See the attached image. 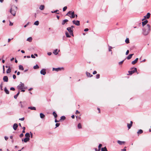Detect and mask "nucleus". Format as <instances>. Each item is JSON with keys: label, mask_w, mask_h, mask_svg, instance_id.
<instances>
[{"label": "nucleus", "mask_w": 151, "mask_h": 151, "mask_svg": "<svg viewBox=\"0 0 151 151\" xmlns=\"http://www.w3.org/2000/svg\"><path fill=\"white\" fill-rule=\"evenodd\" d=\"M66 15L69 17L71 18H73L75 17V13L74 11L72 12L69 11L66 14Z\"/></svg>", "instance_id": "nucleus-3"}, {"label": "nucleus", "mask_w": 151, "mask_h": 151, "mask_svg": "<svg viewBox=\"0 0 151 151\" xmlns=\"http://www.w3.org/2000/svg\"><path fill=\"white\" fill-rule=\"evenodd\" d=\"M24 135V134H23L22 133V134H20L19 135V137H23V136Z\"/></svg>", "instance_id": "nucleus-49"}, {"label": "nucleus", "mask_w": 151, "mask_h": 151, "mask_svg": "<svg viewBox=\"0 0 151 151\" xmlns=\"http://www.w3.org/2000/svg\"><path fill=\"white\" fill-rule=\"evenodd\" d=\"M24 117H23L19 119V120H20L21 121H24Z\"/></svg>", "instance_id": "nucleus-48"}, {"label": "nucleus", "mask_w": 151, "mask_h": 151, "mask_svg": "<svg viewBox=\"0 0 151 151\" xmlns=\"http://www.w3.org/2000/svg\"><path fill=\"white\" fill-rule=\"evenodd\" d=\"M125 148H126V147H124V148L123 149H122L121 150L123 151H126V149Z\"/></svg>", "instance_id": "nucleus-52"}, {"label": "nucleus", "mask_w": 151, "mask_h": 151, "mask_svg": "<svg viewBox=\"0 0 151 151\" xmlns=\"http://www.w3.org/2000/svg\"><path fill=\"white\" fill-rule=\"evenodd\" d=\"M39 8L40 10H43L45 9V6L43 5H41L40 6Z\"/></svg>", "instance_id": "nucleus-20"}, {"label": "nucleus", "mask_w": 151, "mask_h": 151, "mask_svg": "<svg viewBox=\"0 0 151 151\" xmlns=\"http://www.w3.org/2000/svg\"><path fill=\"white\" fill-rule=\"evenodd\" d=\"M52 53L51 52H48L47 53V55H51Z\"/></svg>", "instance_id": "nucleus-54"}, {"label": "nucleus", "mask_w": 151, "mask_h": 151, "mask_svg": "<svg viewBox=\"0 0 151 151\" xmlns=\"http://www.w3.org/2000/svg\"><path fill=\"white\" fill-rule=\"evenodd\" d=\"M19 93H20V92H19V91H18V92L17 94L16 95L14 96V98H15V99H17V96H19Z\"/></svg>", "instance_id": "nucleus-28"}, {"label": "nucleus", "mask_w": 151, "mask_h": 151, "mask_svg": "<svg viewBox=\"0 0 151 151\" xmlns=\"http://www.w3.org/2000/svg\"><path fill=\"white\" fill-rule=\"evenodd\" d=\"M67 9V6H65L63 8V12L65 11Z\"/></svg>", "instance_id": "nucleus-42"}, {"label": "nucleus", "mask_w": 151, "mask_h": 151, "mask_svg": "<svg viewBox=\"0 0 151 151\" xmlns=\"http://www.w3.org/2000/svg\"><path fill=\"white\" fill-rule=\"evenodd\" d=\"M132 58L131 56L130 55H129L128 56L127 58L128 60H129Z\"/></svg>", "instance_id": "nucleus-43"}, {"label": "nucleus", "mask_w": 151, "mask_h": 151, "mask_svg": "<svg viewBox=\"0 0 151 151\" xmlns=\"http://www.w3.org/2000/svg\"><path fill=\"white\" fill-rule=\"evenodd\" d=\"M77 127L78 129H81L82 128L81 124L80 123L78 124Z\"/></svg>", "instance_id": "nucleus-26"}, {"label": "nucleus", "mask_w": 151, "mask_h": 151, "mask_svg": "<svg viewBox=\"0 0 151 151\" xmlns=\"http://www.w3.org/2000/svg\"><path fill=\"white\" fill-rule=\"evenodd\" d=\"M132 124L133 122L132 121H130V124H127V126L129 129H130L131 128V127L132 126Z\"/></svg>", "instance_id": "nucleus-11"}, {"label": "nucleus", "mask_w": 151, "mask_h": 151, "mask_svg": "<svg viewBox=\"0 0 151 151\" xmlns=\"http://www.w3.org/2000/svg\"><path fill=\"white\" fill-rule=\"evenodd\" d=\"M28 24H29V23H28L26 24L24 26V27H26L28 25Z\"/></svg>", "instance_id": "nucleus-63"}, {"label": "nucleus", "mask_w": 151, "mask_h": 151, "mask_svg": "<svg viewBox=\"0 0 151 151\" xmlns=\"http://www.w3.org/2000/svg\"><path fill=\"white\" fill-rule=\"evenodd\" d=\"M88 28L85 29L84 30V31L85 32L88 31Z\"/></svg>", "instance_id": "nucleus-59"}, {"label": "nucleus", "mask_w": 151, "mask_h": 151, "mask_svg": "<svg viewBox=\"0 0 151 151\" xmlns=\"http://www.w3.org/2000/svg\"><path fill=\"white\" fill-rule=\"evenodd\" d=\"M131 70L128 71L129 74V75H132L134 72L137 71V69L136 68H132L131 69Z\"/></svg>", "instance_id": "nucleus-4"}, {"label": "nucleus", "mask_w": 151, "mask_h": 151, "mask_svg": "<svg viewBox=\"0 0 151 151\" xmlns=\"http://www.w3.org/2000/svg\"><path fill=\"white\" fill-rule=\"evenodd\" d=\"M4 91L5 92V93L6 94H9V91L7 89L6 87H5Z\"/></svg>", "instance_id": "nucleus-21"}, {"label": "nucleus", "mask_w": 151, "mask_h": 151, "mask_svg": "<svg viewBox=\"0 0 151 151\" xmlns=\"http://www.w3.org/2000/svg\"><path fill=\"white\" fill-rule=\"evenodd\" d=\"M125 42L127 44H128L129 43V40L128 38H127L125 40Z\"/></svg>", "instance_id": "nucleus-38"}, {"label": "nucleus", "mask_w": 151, "mask_h": 151, "mask_svg": "<svg viewBox=\"0 0 151 151\" xmlns=\"http://www.w3.org/2000/svg\"><path fill=\"white\" fill-rule=\"evenodd\" d=\"M117 143L120 145H122L124 144L125 143V142L124 141H121L120 140H118L117 141Z\"/></svg>", "instance_id": "nucleus-17"}, {"label": "nucleus", "mask_w": 151, "mask_h": 151, "mask_svg": "<svg viewBox=\"0 0 151 151\" xmlns=\"http://www.w3.org/2000/svg\"><path fill=\"white\" fill-rule=\"evenodd\" d=\"M101 150L102 151H108L106 147H104L102 148Z\"/></svg>", "instance_id": "nucleus-29"}, {"label": "nucleus", "mask_w": 151, "mask_h": 151, "mask_svg": "<svg viewBox=\"0 0 151 151\" xmlns=\"http://www.w3.org/2000/svg\"><path fill=\"white\" fill-rule=\"evenodd\" d=\"M68 21L67 19H64L62 21V24L63 25H64L65 24V23L67 22Z\"/></svg>", "instance_id": "nucleus-19"}, {"label": "nucleus", "mask_w": 151, "mask_h": 151, "mask_svg": "<svg viewBox=\"0 0 151 151\" xmlns=\"http://www.w3.org/2000/svg\"><path fill=\"white\" fill-rule=\"evenodd\" d=\"M124 60H122V61H121V62H119V64L120 65V64H122L123 63V62H124Z\"/></svg>", "instance_id": "nucleus-50"}, {"label": "nucleus", "mask_w": 151, "mask_h": 151, "mask_svg": "<svg viewBox=\"0 0 151 151\" xmlns=\"http://www.w3.org/2000/svg\"><path fill=\"white\" fill-rule=\"evenodd\" d=\"M100 77V75L99 74H97L96 75V78L98 79Z\"/></svg>", "instance_id": "nucleus-45"}, {"label": "nucleus", "mask_w": 151, "mask_h": 151, "mask_svg": "<svg viewBox=\"0 0 151 151\" xmlns=\"http://www.w3.org/2000/svg\"><path fill=\"white\" fill-rule=\"evenodd\" d=\"M80 113V112L78 110H76V114H78Z\"/></svg>", "instance_id": "nucleus-57"}, {"label": "nucleus", "mask_w": 151, "mask_h": 151, "mask_svg": "<svg viewBox=\"0 0 151 151\" xmlns=\"http://www.w3.org/2000/svg\"><path fill=\"white\" fill-rule=\"evenodd\" d=\"M63 68H52V70L53 71H55L57 72L58 71H59L61 70H63Z\"/></svg>", "instance_id": "nucleus-7"}, {"label": "nucleus", "mask_w": 151, "mask_h": 151, "mask_svg": "<svg viewBox=\"0 0 151 151\" xmlns=\"http://www.w3.org/2000/svg\"><path fill=\"white\" fill-rule=\"evenodd\" d=\"M65 34V35L67 37H70V36L69 35V33L67 32H66Z\"/></svg>", "instance_id": "nucleus-36"}, {"label": "nucleus", "mask_w": 151, "mask_h": 151, "mask_svg": "<svg viewBox=\"0 0 151 151\" xmlns=\"http://www.w3.org/2000/svg\"><path fill=\"white\" fill-rule=\"evenodd\" d=\"M150 13H147V15L144 17V18L142 19V21H144L145 19L146 18L149 19L150 18Z\"/></svg>", "instance_id": "nucleus-8"}, {"label": "nucleus", "mask_w": 151, "mask_h": 151, "mask_svg": "<svg viewBox=\"0 0 151 151\" xmlns=\"http://www.w3.org/2000/svg\"><path fill=\"white\" fill-rule=\"evenodd\" d=\"M58 49H56L54 50L53 52V53L55 55H57L58 54V52L60 51V50H59L58 52Z\"/></svg>", "instance_id": "nucleus-18"}, {"label": "nucleus", "mask_w": 151, "mask_h": 151, "mask_svg": "<svg viewBox=\"0 0 151 151\" xmlns=\"http://www.w3.org/2000/svg\"><path fill=\"white\" fill-rule=\"evenodd\" d=\"M28 108L32 110H36V108L35 107H29Z\"/></svg>", "instance_id": "nucleus-27"}, {"label": "nucleus", "mask_w": 151, "mask_h": 151, "mask_svg": "<svg viewBox=\"0 0 151 151\" xmlns=\"http://www.w3.org/2000/svg\"><path fill=\"white\" fill-rule=\"evenodd\" d=\"M59 11L58 10H56L54 11H51V12L52 13H57Z\"/></svg>", "instance_id": "nucleus-44"}, {"label": "nucleus", "mask_w": 151, "mask_h": 151, "mask_svg": "<svg viewBox=\"0 0 151 151\" xmlns=\"http://www.w3.org/2000/svg\"><path fill=\"white\" fill-rule=\"evenodd\" d=\"M10 90H11L14 91L15 90V89L14 88V87H11L10 88Z\"/></svg>", "instance_id": "nucleus-47"}, {"label": "nucleus", "mask_w": 151, "mask_h": 151, "mask_svg": "<svg viewBox=\"0 0 151 151\" xmlns=\"http://www.w3.org/2000/svg\"><path fill=\"white\" fill-rule=\"evenodd\" d=\"M86 75L87 76L89 77H91L93 76L92 75H91L90 73L88 72H86Z\"/></svg>", "instance_id": "nucleus-23"}, {"label": "nucleus", "mask_w": 151, "mask_h": 151, "mask_svg": "<svg viewBox=\"0 0 151 151\" xmlns=\"http://www.w3.org/2000/svg\"><path fill=\"white\" fill-rule=\"evenodd\" d=\"M19 69L22 70H24V68L22 65H19Z\"/></svg>", "instance_id": "nucleus-22"}, {"label": "nucleus", "mask_w": 151, "mask_h": 151, "mask_svg": "<svg viewBox=\"0 0 151 151\" xmlns=\"http://www.w3.org/2000/svg\"><path fill=\"white\" fill-rule=\"evenodd\" d=\"M25 136L26 137V138H29V137H30L29 133L28 132L27 133L25 134Z\"/></svg>", "instance_id": "nucleus-24"}, {"label": "nucleus", "mask_w": 151, "mask_h": 151, "mask_svg": "<svg viewBox=\"0 0 151 151\" xmlns=\"http://www.w3.org/2000/svg\"><path fill=\"white\" fill-rule=\"evenodd\" d=\"M13 78L14 79H15L16 78V75H13Z\"/></svg>", "instance_id": "nucleus-60"}, {"label": "nucleus", "mask_w": 151, "mask_h": 151, "mask_svg": "<svg viewBox=\"0 0 151 151\" xmlns=\"http://www.w3.org/2000/svg\"><path fill=\"white\" fill-rule=\"evenodd\" d=\"M9 25L11 26L13 25V23H12L10 21V23Z\"/></svg>", "instance_id": "nucleus-58"}, {"label": "nucleus", "mask_w": 151, "mask_h": 151, "mask_svg": "<svg viewBox=\"0 0 151 151\" xmlns=\"http://www.w3.org/2000/svg\"><path fill=\"white\" fill-rule=\"evenodd\" d=\"M109 51H111V54H112V52L111 51V49H112V47L111 46H109Z\"/></svg>", "instance_id": "nucleus-39"}, {"label": "nucleus", "mask_w": 151, "mask_h": 151, "mask_svg": "<svg viewBox=\"0 0 151 151\" xmlns=\"http://www.w3.org/2000/svg\"><path fill=\"white\" fill-rule=\"evenodd\" d=\"M137 134L138 135H139V134H142V129H140L137 132Z\"/></svg>", "instance_id": "nucleus-37"}, {"label": "nucleus", "mask_w": 151, "mask_h": 151, "mask_svg": "<svg viewBox=\"0 0 151 151\" xmlns=\"http://www.w3.org/2000/svg\"><path fill=\"white\" fill-rule=\"evenodd\" d=\"M14 8H11L10 9V13L13 16H15L16 14V12L17 9V7L14 6Z\"/></svg>", "instance_id": "nucleus-2"}, {"label": "nucleus", "mask_w": 151, "mask_h": 151, "mask_svg": "<svg viewBox=\"0 0 151 151\" xmlns=\"http://www.w3.org/2000/svg\"><path fill=\"white\" fill-rule=\"evenodd\" d=\"M17 88L19 90H21L23 89H24V83L20 82V84L17 86Z\"/></svg>", "instance_id": "nucleus-5"}, {"label": "nucleus", "mask_w": 151, "mask_h": 151, "mask_svg": "<svg viewBox=\"0 0 151 151\" xmlns=\"http://www.w3.org/2000/svg\"><path fill=\"white\" fill-rule=\"evenodd\" d=\"M30 133L31 137V138H32L33 137V134L31 132H30Z\"/></svg>", "instance_id": "nucleus-53"}, {"label": "nucleus", "mask_w": 151, "mask_h": 151, "mask_svg": "<svg viewBox=\"0 0 151 151\" xmlns=\"http://www.w3.org/2000/svg\"><path fill=\"white\" fill-rule=\"evenodd\" d=\"M3 83H1V85H0V88H1V90H3V89H2V87H3Z\"/></svg>", "instance_id": "nucleus-41"}, {"label": "nucleus", "mask_w": 151, "mask_h": 151, "mask_svg": "<svg viewBox=\"0 0 151 151\" xmlns=\"http://www.w3.org/2000/svg\"><path fill=\"white\" fill-rule=\"evenodd\" d=\"M30 139L29 138H25L24 139H22V141H24L25 142H27V141H29Z\"/></svg>", "instance_id": "nucleus-15"}, {"label": "nucleus", "mask_w": 151, "mask_h": 151, "mask_svg": "<svg viewBox=\"0 0 151 151\" xmlns=\"http://www.w3.org/2000/svg\"><path fill=\"white\" fill-rule=\"evenodd\" d=\"M129 50H127L126 53V55H128V54H129Z\"/></svg>", "instance_id": "nucleus-61"}, {"label": "nucleus", "mask_w": 151, "mask_h": 151, "mask_svg": "<svg viewBox=\"0 0 151 151\" xmlns=\"http://www.w3.org/2000/svg\"><path fill=\"white\" fill-rule=\"evenodd\" d=\"M3 73H5V68H4V65L3 66Z\"/></svg>", "instance_id": "nucleus-51"}, {"label": "nucleus", "mask_w": 151, "mask_h": 151, "mask_svg": "<svg viewBox=\"0 0 151 151\" xmlns=\"http://www.w3.org/2000/svg\"><path fill=\"white\" fill-rule=\"evenodd\" d=\"M72 22L73 24H75L77 26H79L80 25V21L78 20H73Z\"/></svg>", "instance_id": "nucleus-9"}, {"label": "nucleus", "mask_w": 151, "mask_h": 151, "mask_svg": "<svg viewBox=\"0 0 151 151\" xmlns=\"http://www.w3.org/2000/svg\"><path fill=\"white\" fill-rule=\"evenodd\" d=\"M52 114L54 116L55 118H57V115L55 111L53 112Z\"/></svg>", "instance_id": "nucleus-33"}, {"label": "nucleus", "mask_w": 151, "mask_h": 151, "mask_svg": "<svg viewBox=\"0 0 151 151\" xmlns=\"http://www.w3.org/2000/svg\"><path fill=\"white\" fill-rule=\"evenodd\" d=\"M18 127V125L16 123H15L14 124L13 126V128L14 130H15L17 129Z\"/></svg>", "instance_id": "nucleus-14"}, {"label": "nucleus", "mask_w": 151, "mask_h": 151, "mask_svg": "<svg viewBox=\"0 0 151 151\" xmlns=\"http://www.w3.org/2000/svg\"><path fill=\"white\" fill-rule=\"evenodd\" d=\"M3 80L4 82H8V77L6 76H4L3 78Z\"/></svg>", "instance_id": "nucleus-12"}, {"label": "nucleus", "mask_w": 151, "mask_h": 151, "mask_svg": "<svg viewBox=\"0 0 151 151\" xmlns=\"http://www.w3.org/2000/svg\"><path fill=\"white\" fill-rule=\"evenodd\" d=\"M4 138H5V139L6 140H7L8 139V137H6V136H5L4 137Z\"/></svg>", "instance_id": "nucleus-56"}, {"label": "nucleus", "mask_w": 151, "mask_h": 151, "mask_svg": "<svg viewBox=\"0 0 151 151\" xmlns=\"http://www.w3.org/2000/svg\"><path fill=\"white\" fill-rule=\"evenodd\" d=\"M142 26L144 27V26L148 22V21L147 20H145L144 21H142Z\"/></svg>", "instance_id": "nucleus-13"}, {"label": "nucleus", "mask_w": 151, "mask_h": 151, "mask_svg": "<svg viewBox=\"0 0 151 151\" xmlns=\"http://www.w3.org/2000/svg\"><path fill=\"white\" fill-rule=\"evenodd\" d=\"M31 57H32V58H35V57L33 55H32H32H31Z\"/></svg>", "instance_id": "nucleus-62"}, {"label": "nucleus", "mask_w": 151, "mask_h": 151, "mask_svg": "<svg viewBox=\"0 0 151 151\" xmlns=\"http://www.w3.org/2000/svg\"><path fill=\"white\" fill-rule=\"evenodd\" d=\"M65 117L64 116H62L61 117L60 119V121L61 120H64L65 119Z\"/></svg>", "instance_id": "nucleus-34"}, {"label": "nucleus", "mask_w": 151, "mask_h": 151, "mask_svg": "<svg viewBox=\"0 0 151 151\" xmlns=\"http://www.w3.org/2000/svg\"><path fill=\"white\" fill-rule=\"evenodd\" d=\"M39 24V22L38 21H35L34 23V24L37 26Z\"/></svg>", "instance_id": "nucleus-35"}, {"label": "nucleus", "mask_w": 151, "mask_h": 151, "mask_svg": "<svg viewBox=\"0 0 151 151\" xmlns=\"http://www.w3.org/2000/svg\"><path fill=\"white\" fill-rule=\"evenodd\" d=\"M102 146V145L101 144H99V146H98L99 150H98V151H99V150H100V148Z\"/></svg>", "instance_id": "nucleus-40"}, {"label": "nucleus", "mask_w": 151, "mask_h": 151, "mask_svg": "<svg viewBox=\"0 0 151 151\" xmlns=\"http://www.w3.org/2000/svg\"><path fill=\"white\" fill-rule=\"evenodd\" d=\"M40 116L41 118L43 119L44 118L45 115L41 113L40 114Z\"/></svg>", "instance_id": "nucleus-25"}, {"label": "nucleus", "mask_w": 151, "mask_h": 151, "mask_svg": "<svg viewBox=\"0 0 151 151\" xmlns=\"http://www.w3.org/2000/svg\"><path fill=\"white\" fill-rule=\"evenodd\" d=\"M71 117L72 119H74L75 118V116L74 115H72Z\"/></svg>", "instance_id": "nucleus-64"}, {"label": "nucleus", "mask_w": 151, "mask_h": 151, "mask_svg": "<svg viewBox=\"0 0 151 151\" xmlns=\"http://www.w3.org/2000/svg\"><path fill=\"white\" fill-rule=\"evenodd\" d=\"M11 72V69L9 67V68L7 69L6 71V73H10Z\"/></svg>", "instance_id": "nucleus-30"}, {"label": "nucleus", "mask_w": 151, "mask_h": 151, "mask_svg": "<svg viewBox=\"0 0 151 151\" xmlns=\"http://www.w3.org/2000/svg\"><path fill=\"white\" fill-rule=\"evenodd\" d=\"M39 68V66L38 65H35L34 66L33 68L35 69H37Z\"/></svg>", "instance_id": "nucleus-32"}, {"label": "nucleus", "mask_w": 151, "mask_h": 151, "mask_svg": "<svg viewBox=\"0 0 151 151\" xmlns=\"http://www.w3.org/2000/svg\"><path fill=\"white\" fill-rule=\"evenodd\" d=\"M67 29L69 32L70 34L71 35L73 36V29H72V28L71 27H68L67 28Z\"/></svg>", "instance_id": "nucleus-6"}, {"label": "nucleus", "mask_w": 151, "mask_h": 151, "mask_svg": "<svg viewBox=\"0 0 151 151\" xmlns=\"http://www.w3.org/2000/svg\"><path fill=\"white\" fill-rule=\"evenodd\" d=\"M143 27L142 33L144 35H147L150 31V26L149 24H147L146 26Z\"/></svg>", "instance_id": "nucleus-1"}, {"label": "nucleus", "mask_w": 151, "mask_h": 151, "mask_svg": "<svg viewBox=\"0 0 151 151\" xmlns=\"http://www.w3.org/2000/svg\"><path fill=\"white\" fill-rule=\"evenodd\" d=\"M40 73L43 75L46 74V70L45 69H42L40 71Z\"/></svg>", "instance_id": "nucleus-10"}, {"label": "nucleus", "mask_w": 151, "mask_h": 151, "mask_svg": "<svg viewBox=\"0 0 151 151\" xmlns=\"http://www.w3.org/2000/svg\"><path fill=\"white\" fill-rule=\"evenodd\" d=\"M97 73V72L96 71H94L93 73V74L94 75Z\"/></svg>", "instance_id": "nucleus-55"}, {"label": "nucleus", "mask_w": 151, "mask_h": 151, "mask_svg": "<svg viewBox=\"0 0 151 151\" xmlns=\"http://www.w3.org/2000/svg\"><path fill=\"white\" fill-rule=\"evenodd\" d=\"M60 125V124L59 123H56L55 124V126L56 127H58Z\"/></svg>", "instance_id": "nucleus-46"}, {"label": "nucleus", "mask_w": 151, "mask_h": 151, "mask_svg": "<svg viewBox=\"0 0 151 151\" xmlns=\"http://www.w3.org/2000/svg\"><path fill=\"white\" fill-rule=\"evenodd\" d=\"M32 37H29L28 38L27 40V41L30 42L32 41Z\"/></svg>", "instance_id": "nucleus-31"}, {"label": "nucleus", "mask_w": 151, "mask_h": 151, "mask_svg": "<svg viewBox=\"0 0 151 151\" xmlns=\"http://www.w3.org/2000/svg\"><path fill=\"white\" fill-rule=\"evenodd\" d=\"M139 59L138 58H136L132 62V64L133 65H134L137 62Z\"/></svg>", "instance_id": "nucleus-16"}]
</instances>
